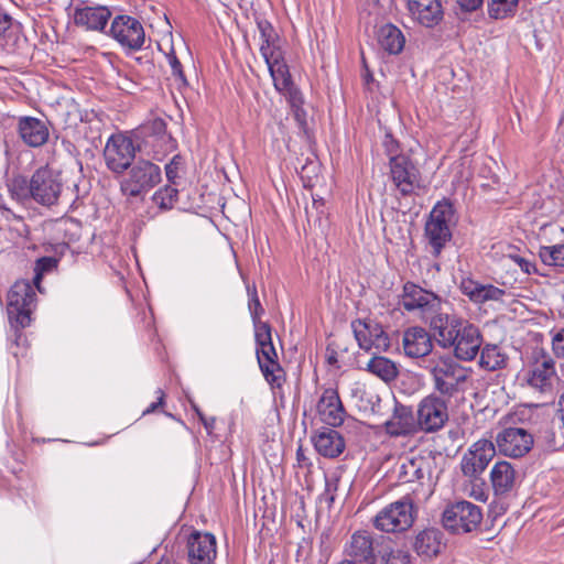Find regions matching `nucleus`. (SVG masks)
I'll return each mask as SVG.
<instances>
[{
	"label": "nucleus",
	"instance_id": "f3484780",
	"mask_svg": "<svg viewBox=\"0 0 564 564\" xmlns=\"http://www.w3.org/2000/svg\"><path fill=\"white\" fill-rule=\"evenodd\" d=\"M496 455V446L489 440L475 442L464 454L460 466L466 477L477 478Z\"/></svg>",
	"mask_w": 564,
	"mask_h": 564
},
{
	"label": "nucleus",
	"instance_id": "ea45409f",
	"mask_svg": "<svg viewBox=\"0 0 564 564\" xmlns=\"http://www.w3.org/2000/svg\"><path fill=\"white\" fill-rule=\"evenodd\" d=\"M519 1L520 0H490L488 13L496 20L506 19L517 12Z\"/></svg>",
	"mask_w": 564,
	"mask_h": 564
},
{
	"label": "nucleus",
	"instance_id": "37998d69",
	"mask_svg": "<svg viewBox=\"0 0 564 564\" xmlns=\"http://www.w3.org/2000/svg\"><path fill=\"white\" fill-rule=\"evenodd\" d=\"M57 262L58 260L53 257H43L36 261L34 267L33 284L35 285L39 292H42L40 283L43 275L47 272L53 271L57 267Z\"/></svg>",
	"mask_w": 564,
	"mask_h": 564
},
{
	"label": "nucleus",
	"instance_id": "c85d7f7f",
	"mask_svg": "<svg viewBox=\"0 0 564 564\" xmlns=\"http://www.w3.org/2000/svg\"><path fill=\"white\" fill-rule=\"evenodd\" d=\"M490 481L495 495L503 496L516 487L517 471L509 462H497L490 471Z\"/></svg>",
	"mask_w": 564,
	"mask_h": 564
},
{
	"label": "nucleus",
	"instance_id": "338daca9",
	"mask_svg": "<svg viewBox=\"0 0 564 564\" xmlns=\"http://www.w3.org/2000/svg\"><path fill=\"white\" fill-rule=\"evenodd\" d=\"M24 340L23 335L21 333L17 334V345H20V340Z\"/></svg>",
	"mask_w": 564,
	"mask_h": 564
},
{
	"label": "nucleus",
	"instance_id": "f03ea898",
	"mask_svg": "<svg viewBox=\"0 0 564 564\" xmlns=\"http://www.w3.org/2000/svg\"><path fill=\"white\" fill-rule=\"evenodd\" d=\"M454 224V209L451 203L438 202L430 213L425 224V237L435 257L440 256L442 249L452 238V226Z\"/></svg>",
	"mask_w": 564,
	"mask_h": 564
},
{
	"label": "nucleus",
	"instance_id": "603ef678",
	"mask_svg": "<svg viewBox=\"0 0 564 564\" xmlns=\"http://www.w3.org/2000/svg\"><path fill=\"white\" fill-rule=\"evenodd\" d=\"M166 61L172 69V74L175 77L180 78L182 82H185L184 74L182 70V65H181L180 61L177 59L173 50H171V52L166 54Z\"/></svg>",
	"mask_w": 564,
	"mask_h": 564
},
{
	"label": "nucleus",
	"instance_id": "774afa93",
	"mask_svg": "<svg viewBox=\"0 0 564 564\" xmlns=\"http://www.w3.org/2000/svg\"><path fill=\"white\" fill-rule=\"evenodd\" d=\"M296 455H297V459H299V460H301V458H303L302 449H301V448H299V449H297Z\"/></svg>",
	"mask_w": 564,
	"mask_h": 564
},
{
	"label": "nucleus",
	"instance_id": "ddd939ff",
	"mask_svg": "<svg viewBox=\"0 0 564 564\" xmlns=\"http://www.w3.org/2000/svg\"><path fill=\"white\" fill-rule=\"evenodd\" d=\"M109 33L122 47L132 51L140 50L145 39L142 24L129 15L116 17L111 22Z\"/></svg>",
	"mask_w": 564,
	"mask_h": 564
},
{
	"label": "nucleus",
	"instance_id": "13d9d810",
	"mask_svg": "<svg viewBox=\"0 0 564 564\" xmlns=\"http://www.w3.org/2000/svg\"><path fill=\"white\" fill-rule=\"evenodd\" d=\"M199 421L203 423L206 432L212 434L215 429L216 419L215 417H206L203 413H199Z\"/></svg>",
	"mask_w": 564,
	"mask_h": 564
},
{
	"label": "nucleus",
	"instance_id": "473e14b6",
	"mask_svg": "<svg viewBox=\"0 0 564 564\" xmlns=\"http://www.w3.org/2000/svg\"><path fill=\"white\" fill-rule=\"evenodd\" d=\"M270 75L273 80L275 89L280 93L290 91L292 88V80L288 69V66L281 58H273L265 62Z\"/></svg>",
	"mask_w": 564,
	"mask_h": 564
},
{
	"label": "nucleus",
	"instance_id": "bf43d9fd",
	"mask_svg": "<svg viewBox=\"0 0 564 564\" xmlns=\"http://www.w3.org/2000/svg\"><path fill=\"white\" fill-rule=\"evenodd\" d=\"M11 25V18L6 14H0V36L3 35Z\"/></svg>",
	"mask_w": 564,
	"mask_h": 564
},
{
	"label": "nucleus",
	"instance_id": "dca6fc26",
	"mask_svg": "<svg viewBox=\"0 0 564 564\" xmlns=\"http://www.w3.org/2000/svg\"><path fill=\"white\" fill-rule=\"evenodd\" d=\"M358 345L364 350L386 351L390 347L389 335L372 319H357L351 323Z\"/></svg>",
	"mask_w": 564,
	"mask_h": 564
},
{
	"label": "nucleus",
	"instance_id": "a19ab883",
	"mask_svg": "<svg viewBox=\"0 0 564 564\" xmlns=\"http://www.w3.org/2000/svg\"><path fill=\"white\" fill-rule=\"evenodd\" d=\"M539 256L546 265L564 267V245L541 247Z\"/></svg>",
	"mask_w": 564,
	"mask_h": 564
},
{
	"label": "nucleus",
	"instance_id": "bb28decb",
	"mask_svg": "<svg viewBox=\"0 0 564 564\" xmlns=\"http://www.w3.org/2000/svg\"><path fill=\"white\" fill-rule=\"evenodd\" d=\"M21 140L29 147L37 148L48 139V129L44 121L34 117H22L18 123Z\"/></svg>",
	"mask_w": 564,
	"mask_h": 564
},
{
	"label": "nucleus",
	"instance_id": "e2e57ef3",
	"mask_svg": "<svg viewBox=\"0 0 564 564\" xmlns=\"http://www.w3.org/2000/svg\"><path fill=\"white\" fill-rule=\"evenodd\" d=\"M191 405H192V409L197 414V416L199 417V413H203V412L199 410V408L193 401H191Z\"/></svg>",
	"mask_w": 564,
	"mask_h": 564
},
{
	"label": "nucleus",
	"instance_id": "7c9ffc66",
	"mask_svg": "<svg viewBox=\"0 0 564 564\" xmlns=\"http://www.w3.org/2000/svg\"><path fill=\"white\" fill-rule=\"evenodd\" d=\"M443 545V533L438 529L427 528L420 531L413 542L417 555L432 558L436 556Z\"/></svg>",
	"mask_w": 564,
	"mask_h": 564
},
{
	"label": "nucleus",
	"instance_id": "79ce46f5",
	"mask_svg": "<svg viewBox=\"0 0 564 564\" xmlns=\"http://www.w3.org/2000/svg\"><path fill=\"white\" fill-rule=\"evenodd\" d=\"M176 198L177 188L172 185H166L158 189L152 196L154 205L164 210L171 209L174 206Z\"/></svg>",
	"mask_w": 564,
	"mask_h": 564
},
{
	"label": "nucleus",
	"instance_id": "f8f14e48",
	"mask_svg": "<svg viewBox=\"0 0 564 564\" xmlns=\"http://www.w3.org/2000/svg\"><path fill=\"white\" fill-rule=\"evenodd\" d=\"M429 324L431 336L436 344L443 349H449L454 345L459 329L465 324L463 318L456 314H447L441 311L431 315L426 321Z\"/></svg>",
	"mask_w": 564,
	"mask_h": 564
},
{
	"label": "nucleus",
	"instance_id": "1a4fd4ad",
	"mask_svg": "<svg viewBox=\"0 0 564 564\" xmlns=\"http://www.w3.org/2000/svg\"><path fill=\"white\" fill-rule=\"evenodd\" d=\"M522 380L532 389L549 392L556 380L554 361L550 356L534 352L532 359L522 370Z\"/></svg>",
	"mask_w": 564,
	"mask_h": 564
},
{
	"label": "nucleus",
	"instance_id": "6ab92c4d",
	"mask_svg": "<svg viewBox=\"0 0 564 564\" xmlns=\"http://www.w3.org/2000/svg\"><path fill=\"white\" fill-rule=\"evenodd\" d=\"M406 9L412 21L427 29L440 24L444 17L440 0H408Z\"/></svg>",
	"mask_w": 564,
	"mask_h": 564
},
{
	"label": "nucleus",
	"instance_id": "8fccbe9b",
	"mask_svg": "<svg viewBox=\"0 0 564 564\" xmlns=\"http://www.w3.org/2000/svg\"><path fill=\"white\" fill-rule=\"evenodd\" d=\"M248 294H249L248 307H249V311H250V314H251V317H252V322L253 323L261 322L260 321V316L263 313V308H262L261 303L259 301V297H258L256 289L253 288L251 290L248 286Z\"/></svg>",
	"mask_w": 564,
	"mask_h": 564
},
{
	"label": "nucleus",
	"instance_id": "a878e982",
	"mask_svg": "<svg viewBox=\"0 0 564 564\" xmlns=\"http://www.w3.org/2000/svg\"><path fill=\"white\" fill-rule=\"evenodd\" d=\"M278 355L273 344L257 347V359L260 369L272 387H280L283 381V370L276 361Z\"/></svg>",
	"mask_w": 564,
	"mask_h": 564
},
{
	"label": "nucleus",
	"instance_id": "393cba45",
	"mask_svg": "<svg viewBox=\"0 0 564 564\" xmlns=\"http://www.w3.org/2000/svg\"><path fill=\"white\" fill-rule=\"evenodd\" d=\"M390 436H404L416 432L415 417L411 408L395 404L393 413L383 424Z\"/></svg>",
	"mask_w": 564,
	"mask_h": 564
},
{
	"label": "nucleus",
	"instance_id": "4be33fe9",
	"mask_svg": "<svg viewBox=\"0 0 564 564\" xmlns=\"http://www.w3.org/2000/svg\"><path fill=\"white\" fill-rule=\"evenodd\" d=\"M317 413L321 421L329 426L343 424L346 412L335 389L328 388L323 391L317 403Z\"/></svg>",
	"mask_w": 564,
	"mask_h": 564
},
{
	"label": "nucleus",
	"instance_id": "69168bd1",
	"mask_svg": "<svg viewBox=\"0 0 564 564\" xmlns=\"http://www.w3.org/2000/svg\"><path fill=\"white\" fill-rule=\"evenodd\" d=\"M338 564H357V563L355 561H351V560H343Z\"/></svg>",
	"mask_w": 564,
	"mask_h": 564
},
{
	"label": "nucleus",
	"instance_id": "0eeeda50",
	"mask_svg": "<svg viewBox=\"0 0 564 564\" xmlns=\"http://www.w3.org/2000/svg\"><path fill=\"white\" fill-rule=\"evenodd\" d=\"M447 421L448 405L441 395L431 393L419 402L415 417L417 431L434 433L442 430Z\"/></svg>",
	"mask_w": 564,
	"mask_h": 564
},
{
	"label": "nucleus",
	"instance_id": "cd10ccee",
	"mask_svg": "<svg viewBox=\"0 0 564 564\" xmlns=\"http://www.w3.org/2000/svg\"><path fill=\"white\" fill-rule=\"evenodd\" d=\"M111 13L106 7L79 6L74 10V22L87 30H102Z\"/></svg>",
	"mask_w": 564,
	"mask_h": 564
},
{
	"label": "nucleus",
	"instance_id": "3c124183",
	"mask_svg": "<svg viewBox=\"0 0 564 564\" xmlns=\"http://www.w3.org/2000/svg\"><path fill=\"white\" fill-rule=\"evenodd\" d=\"M181 165L182 158L180 155H174L173 159L165 165V175L172 186L176 184Z\"/></svg>",
	"mask_w": 564,
	"mask_h": 564
},
{
	"label": "nucleus",
	"instance_id": "6e6d98bb",
	"mask_svg": "<svg viewBox=\"0 0 564 564\" xmlns=\"http://www.w3.org/2000/svg\"><path fill=\"white\" fill-rule=\"evenodd\" d=\"M258 29L260 32V40L263 39H278V34L273 26L268 21H259Z\"/></svg>",
	"mask_w": 564,
	"mask_h": 564
},
{
	"label": "nucleus",
	"instance_id": "09e8293b",
	"mask_svg": "<svg viewBox=\"0 0 564 564\" xmlns=\"http://www.w3.org/2000/svg\"><path fill=\"white\" fill-rule=\"evenodd\" d=\"M257 347L272 344L271 328L267 323H253Z\"/></svg>",
	"mask_w": 564,
	"mask_h": 564
},
{
	"label": "nucleus",
	"instance_id": "4c0bfd02",
	"mask_svg": "<svg viewBox=\"0 0 564 564\" xmlns=\"http://www.w3.org/2000/svg\"><path fill=\"white\" fill-rule=\"evenodd\" d=\"M425 460L422 457H406L400 467V477L405 482L421 480L425 476Z\"/></svg>",
	"mask_w": 564,
	"mask_h": 564
},
{
	"label": "nucleus",
	"instance_id": "7ed1b4c3",
	"mask_svg": "<svg viewBox=\"0 0 564 564\" xmlns=\"http://www.w3.org/2000/svg\"><path fill=\"white\" fill-rule=\"evenodd\" d=\"M34 284L28 280H18L8 293L7 313L13 327L24 328L31 323V313L35 302Z\"/></svg>",
	"mask_w": 564,
	"mask_h": 564
},
{
	"label": "nucleus",
	"instance_id": "052dcab7",
	"mask_svg": "<svg viewBox=\"0 0 564 564\" xmlns=\"http://www.w3.org/2000/svg\"><path fill=\"white\" fill-rule=\"evenodd\" d=\"M158 393L160 394L159 397V401L158 402H153L151 403L144 411H143V415L145 414H149V413H152L155 411V409L162 404L163 402V398H164V393L162 392V390H158Z\"/></svg>",
	"mask_w": 564,
	"mask_h": 564
},
{
	"label": "nucleus",
	"instance_id": "c9c22d12",
	"mask_svg": "<svg viewBox=\"0 0 564 564\" xmlns=\"http://www.w3.org/2000/svg\"><path fill=\"white\" fill-rule=\"evenodd\" d=\"M507 356L497 345H486L480 352L479 365L481 368L494 371L505 367Z\"/></svg>",
	"mask_w": 564,
	"mask_h": 564
},
{
	"label": "nucleus",
	"instance_id": "9d476101",
	"mask_svg": "<svg viewBox=\"0 0 564 564\" xmlns=\"http://www.w3.org/2000/svg\"><path fill=\"white\" fill-rule=\"evenodd\" d=\"M59 174L50 169H39L30 180V196L43 206H52L62 194Z\"/></svg>",
	"mask_w": 564,
	"mask_h": 564
},
{
	"label": "nucleus",
	"instance_id": "6e6552de",
	"mask_svg": "<svg viewBox=\"0 0 564 564\" xmlns=\"http://www.w3.org/2000/svg\"><path fill=\"white\" fill-rule=\"evenodd\" d=\"M161 181V169L145 160L138 161L121 182V191L128 196H139L149 192Z\"/></svg>",
	"mask_w": 564,
	"mask_h": 564
},
{
	"label": "nucleus",
	"instance_id": "412c9836",
	"mask_svg": "<svg viewBox=\"0 0 564 564\" xmlns=\"http://www.w3.org/2000/svg\"><path fill=\"white\" fill-rule=\"evenodd\" d=\"M481 343L482 340L478 328L465 322L457 337L454 339V345L451 349H453L457 359L470 361L477 356Z\"/></svg>",
	"mask_w": 564,
	"mask_h": 564
},
{
	"label": "nucleus",
	"instance_id": "5fc2aeb1",
	"mask_svg": "<svg viewBox=\"0 0 564 564\" xmlns=\"http://www.w3.org/2000/svg\"><path fill=\"white\" fill-rule=\"evenodd\" d=\"M552 348L557 357H564V328L553 335Z\"/></svg>",
	"mask_w": 564,
	"mask_h": 564
},
{
	"label": "nucleus",
	"instance_id": "4d7b16f0",
	"mask_svg": "<svg viewBox=\"0 0 564 564\" xmlns=\"http://www.w3.org/2000/svg\"><path fill=\"white\" fill-rule=\"evenodd\" d=\"M457 3L463 10L469 12L477 10L481 6L482 0H457Z\"/></svg>",
	"mask_w": 564,
	"mask_h": 564
},
{
	"label": "nucleus",
	"instance_id": "f257e3e1",
	"mask_svg": "<svg viewBox=\"0 0 564 564\" xmlns=\"http://www.w3.org/2000/svg\"><path fill=\"white\" fill-rule=\"evenodd\" d=\"M423 361L434 390L442 397L452 398L468 379V369L448 354L434 352Z\"/></svg>",
	"mask_w": 564,
	"mask_h": 564
},
{
	"label": "nucleus",
	"instance_id": "5701e85b",
	"mask_svg": "<svg viewBox=\"0 0 564 564\" xmlns=\"http://www.w3.org/2000/svg\"><path fill=\"white\" fill-rule=\"evenodd\" d=\"M192 564H209L216 557V539L210 533L194 532L187 542Z\"/></svg>",
	"mask_w": 564,
	"mask_h": 564
},
{
	"label": "nucleus",
	"instance_id": "c756f323",
	"mask_svg": "<svg viewBox=\"0 0 564 564\" xmlns=\"http://www.w3.org/2000/svg\"><path fill=\"white\" fill-rule=\"evenodd\" d=\"M315 449L323 456L334 458L345 449L343 436L335 430L322 429L313 437Z\"/></svg>",
	"mask_w": 564,
	"mask_h": 564
},
{
	"label": "nucleus",
	"instance_id": "58836bf2",
	"mask_svg": "<svg viewBox=\"0 0 564 564\" xmlns=\"http://www.w3.org/2000/svg\"><path fill=\"white\" fill-rule=\"evenodd\" d=\"M135 137H155L159 143L170 142V134L166 132V124L162 119H153L142 124L137 131Z\"/></svg>",
	"mask_w": 564,
	"mask_h": 564
},
{
	"label": "nucleus",
	"instance_id": "c03bdc74",
	"mask_svg": "<svg viewBox=\"0 0 564 564\" xmlns=\"http://www.w3.org/2000/svg\"><path fill=\"white\" fill-rule=\"evenodd\" d=\"M379 564H410V554L397 549H382L378 551Z\"/></svg>",
	"mask_w": 564,
	"mask_h": 564
},
{
	"label": "nucleus",
	"instance_id": "20e7f679",
	"mask_svg": "<svg viewBox=\"0 0 564 564\" xmlns=\"http://www.w3.org/2000/svg\"><path fill=\"white\" fill-rule=\"evenodd\" d=\"M414 519L412 500L402 498L380 510L373 519V525L383 532H403L412 527Z\"/></svg>",
	"mask_w": 564,
	"mask_h": 564
},
{
	"label": "nucleus",
	"instance_id": "39448f33",
	"mask_svg": "<svg viewBox=\"0 0 564 564\" xmlns=\"http://www.w3.org/2000/svg\"><path fill=\"white\" fill-rule=\"evenodd\" d=\"M481 520V509L466 500L447 506L442 516L443 525L456 534L475 531L480 525Z\"/></svg>",
	"mask_w": 564,
	"mask_h": 564
},
{
	"label": "nucleus",
	"instance_id": "423d86ee",
	"mask_svg": "<svg viewBox=\"0 0 564 564\" xmlns=\"http://www.w3.org/2000/svg\"><path fill=\"white\" fill-rule=\"evenodd\" d=\"M443 301L435 293L412 282L403 285L400 305L410 313L419 315L426 321L431 315L441 311Z\"/></svg>",
	"mask_w": 564,
	"mask_h": 564
},
{
	"label": "nucleus",
	"instance_id": "4468645a",
	"mask_svg": "<svg viewBox=\"0 0 564 564\" xmlns=\"http://www.w3.org/2000/svg\"><path fill=\"white\" fill-rule=\"evenodd\" d=\"M390 175L395 188L403 196L414 194L421 188L420 173L404 155H395L390 159Z\"/></svg>",
	"mask_w": 564,
	"mask_h": 564
},
{
	"label": "nucleus",
	"instance_id": "de8ad7c7",
	"mask_svg": "<svg viewBox=\"0 0 564 564\" xmlns=\"http://www.w3.org/2000/svg\"><path fill=\"white\" fill-rule=\"evenodd\" d=\"M465 494L479 502H486L489 497L485 484L479 479L471 480L470 484L465 487Z\"/></svg>",
	"mask_w": 564,
	"mask_h": 564
},
{
	"label": "nucleus",
	"instance_id": "a211bd4d",
	"mask_svg": "<svg viewBox=\"0 0 564 564\" xmlns=\"http://www.w3.org/2000/svg\"><path fill=\"white\" fill-rule=\"evenodd\" d=\"M496 443L502 455L521 457L531 449L533 438L522 427H508L498 433Z\"/></svg>",
	"mask_w": 564,
	"mask_h": 564
},
{
	"label": "nucleus",
	"instance_id": "aec40b11",
	"mask_svg": "<svg viewBox=\"0 0 564 564\" xmlns=\"http://www.w3.org/2000/svg\"><path fill=\"white\" fill-rule=\"evenodd\" d=\"M402 348L409 358L426 357L433 349L431 333L421 326L406 328L402 334Z\"/></svg>",
	"mask_w": 564,
	"mask_h": 564
},
{
	"label": "nucleus",
	"instance_id": "e433bc0d",
	"mask_svg": "<svg viewBox=\"0 0 564 564\" xmlns=\"http://www.w3.org/2000/svg\"><path fill=\"white\" fill-rule=\"evenodd\" d=\"M139 140V149L147 154H152L155 160H161L167 152L174 149V141L170 137V142L159 143L155 137H135Z\"/></svg>",
	"mask_w": 564,
	"mask_h": 564
},
{
	"label": "nucleus",
	"instance_id": "2eb2a0df",
	"mask_svg": "<svg viewBox=\"0 0 564 564\" xmlns=\"http://www.w3.org/2000/svg\"><path fill=\"white\" fill-rule=\"evenodd\" d=\"M135 147L132 140L122 134L109 138L104 155L107 166L115 173H122L134 159Z\"/></svg>",
	"mask_w": 564,
	"mask_h": 564
},
{
	"label": "nucleus",
	"instance_id": "0e129e2a",
	"mask_svg": "<svg viewBox=\"0 0 564 564\" xmlns=\"http://www.w3.org/2000/svg\"><path fill=\"white\" fill-rule=\"evenodd\" d=\"M191 405H192V409L197 414V416L199 417V413H203V412L199 410V408L193 401H191Z\"/></svg>",
	"mask_w": 564,
	"mask_h": 564
},
{
	"label": "nucleus",
	"instance_id": "9b49d317",
	"mask_svg": "<svg viewBox=\"0 0 564 564\" xmlns=\"http://www.w3.org/2000/svg\"><path fill=\"white\" fill-rule=\"evenodd\" d=\"M382 540V538H380ZM382 550L379 539H375L373 534L367 530H358L345 544V554L355 562L366 564H379L378 551Z\"/></svg>",
	"mask_w": 564,
	"mask_h": 564
},
{
	"label": "nucleus",
	"instance_id": "f704fd0d",
	"mask_svg": "<svg viewBox=\"0 0 564 564\" xmlns=\"http://www.w3.org/2000/svg\"><path fill=\"white\" fill-rule=\"evenodd\" d=\"M0 213L3 220L7 221L8 229L12 234V238H23L28 235L29 229L23 218L17 215L13 209L0 196Z\"/></svg>",
	"mask_w": 564,
	"mask_h": 564
},
{
	"label": "nucleus",
	"instance_id": "b1692460",
	"mask_svg": "<svg viewBox=\"0 0 564 564\" xmlns=\"http://www.w3.org/2000/svg\"><path fill=\"white\" fill-rule=\"evenodd\" d=\"M459 289L471 302L484 304L487 302L502 301L506 291L492 284H482L470 278H463Z\"/></svg>",
	"mask_w": 564,
	"mask_h": 564
},
{
	"label": "nucleus",
	"instance_id": "864d4df0",
	"mask_svg": "<svg viewBox=\"0 0 564 564\" xmlns=\"http://www.w3.org/2000/svg\"><path fill=\"white\" fill-rule=\"evenodd\" d=\"M508 259L517 264L527 274L535 271L534 263L519 254H509Z\"/></svg>",
	"mask_w": 564,
	"mask_h": 564
},
{
	"label": "nucleus",
	"instance_id": "49530a36",
	"mask_svg": "<svg viewBox=\"0 0 564 564\" xmlns=\"http://www.w3.org/2000/svg\"><path fill=\"white\" fill-rule=\"evenodd\" d=\"M260 53L265 62L273 58H281L282 53L278 45V39H263L260 43Z\"/></svg>",
	"mask_w": 564,
	"mask_h": 564
},
{
	"label": "nucleus",
	"instance_id": "72a5a7b5",
	"mask_svg": "<svg viewBox=\"0 0 564 564\" xmlns=\"http://www.w3.org/2000/svg\"><path fill=\"white\" fill-rule=\"evenodd\" d=\"M367 370L384 382L394 380L399 372L397 365L382 356L372 357L367 364Z\"/></svg>",
	"mask_w": 564,
	"mask_h": 564
},
{
	"label": "nucleus",
	"instance_id": "a18cd8bd",
	"mask_svg": "<svg viewBox=\"0 0 564 564\" xmlns=\"http://www.w3.org/2000/svg\"><path fill=\"white\" fill-rule=\"evenodd\" d=\"M8 192L12 200L22 203L30 195V184L22 177H15L8 184Z\"/></svg>",
	"mask_w": 564,
	"mask_h": 564
},
{
	"label": "nucleus",
	"instance_id": "2f4dec72",
	"mask_svg": "<svg viewBox=\"0 0 564 564\" xmlns=\"http://www.w3.org/2000/svg\"><path fill=\"white\" fill-rule=\"evenodd\" d=\"M377 42L382 51L390 55H398L404 48L405 36L397 25L386 23L377 31Z\"/></svg>",
	"mask_w": 564,
	"mask_h": 564
},
{
	"label": "nucleus",
	"instance_id": "680f3d73",
	"mask_svg": "<svg viewBox=\"0 0 564 564\" xmlns=\"http://www.w3.org/2000/svg\"><path fill=\"white\" fill-rule=\"evenodd\" d=\"M558 133L564 135V115L562 116L560 124H558Z\"/></svg>",
	"mask_w": 564,
	"mask_h": 564
}]
</instances>
